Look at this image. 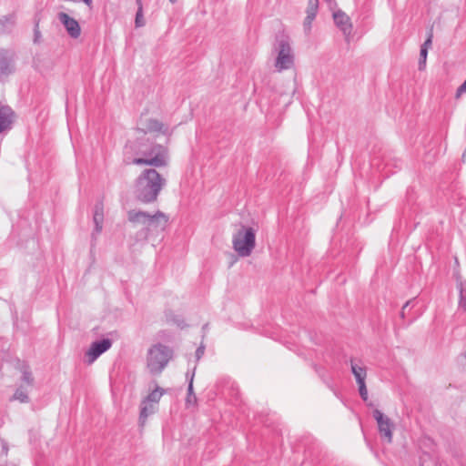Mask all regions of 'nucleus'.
Returning <instances> with one entry per match:
<instances>
[{"mask_svg":"<svg viewBox=\"0 0 466 466\" xmlns=\"http://www.w3.org/2000/svg\"><path fill=\"white\" fill-rule=\"evenodd\" d=\"M358 385H359L360 395L361 399L364 401H366L368 400V390H367L366 383L364 381V382L358 383Z\"/></svg>","mask_w":466,"mask_h":466,"instance_id":"29","label":"nucleus"},{"mask_svg":"<svg viewBox=\"0 0 466 466\" xmlns=\"http://www.w3.org/2000/svg\"><path fill=\"white\" fill-rule=\"evenodd\" d=\"M274 50L278 53L275 61L276 69L281 72L291 68L294 64V56L289 39L284 35L277 36Z\"/></svg>","mask_w":466,"mask_h":466,"instance_id":"6","label":"nucleus"},{"mask_svg":"<svg viewBox=\"0 0 466 466\" xmlns=\"http://www.w3.org/2000/svg\"><path fill=\"white\" fill-rule=\"evenodd\" d=\"M39 23H40V17L38 14H36L34 17V43L39 44L41 42L42 35L39 30Z\"/></svg>","mask_w":466,"mask_h":466,"instance_id":"23","label":"nucleus"},{"mask_svg":"<svg viewBox=\"0 0 466 466\" xmlns=\"http://www.w3.org/2000/svg\"><path fill=\"white\" fill-rule=\"evenodd\" d=\"M112 339L108 338H104L102 339L93 341L88 350L86 352V357L87 359L86 362L88 364H92L103 353L107 351L112 347Z\"/></svg>","mask_w":466,"mask_h":466,"instance_id":"7","label":"nucleus"},{"mask_svg":"<svg viewBox=\"0 0 466 466\" xmlns=\"http://www.w3.org/2000/svg\"><path fill=\"white\" fill-rule=\"evenodd\" d=\"M328 3H331L333 2L334 0H326Z\"/></svg>","mask_w":466,"mask_h":466,"instance_id":"39","label":"nucleus"},{"mask_svg":"<svg viewBox=\"0 0 466 466\" xmlns=\"http://www.w3.org/2000/svg\"><path fill=\"white\" fill-rule=\"evenodd\" d=\"M124 161L127 165L166 167L167 165V150L165 147L141 135L135 140L127 142Z\"/></svg>","mask_w":466,"mask_h":466,"instance_id":"1","label":"nucleus"},{"mask_svg":"<svg viewBox=\"0 0 466 466\" xmlns=\"http://www.w3.org/2000/svg\"><path fill=\"white\" fill-rule=\"evenodd\" d=\"M15 72L14 55L8 50H0V80Z\"/></svg>","mask_w":466,"mask_h":466,"instance_id":"9","label":"nucleus"},{"mask_svg":"<svg viewBox=\"0 0 466 466\" xmlns=\"http://www.w3.org/2000/svg\"><path fill=\"white\" fill-rule=\"evenodd\" d=\"M93 221L95 224V229L92 233V238L95 239L96 236L100 234L103 228L104 207L102 202H97L95 205Z\"/></svg>","mask_w":466,"mask_h":466,"instance_id":"13","label":"nucleus"},{"mask_svg":"<svg viewBox=\"0 0 466 466\" xmlns=\"http://www.w3.org/2000/svg\"><path fill=\"white\" fill-rule=\"evenodd\" d=\"M143 127L137 129L138 133L146 137L147 132H161L163 124L157 119L148 118L142 122Z\"/></svg>","mask_w":466,"mask_h":466,"instance_id":"14","label":"nucleus"},{"mask_svg":"<svg viewBox=\"0 0 466 466\" xmlns=\"http://www.w3.org/2000/svg\"><path fill=\"white\" fill-rule=\"evenodd\" d=\"M335 25L342 31L345 36H349L352 31V24L350 16L343 11L338 10L333 13Z\"/></svg>","mask_w":466,"mask_h":466,"instance_id":"11","label":"nucleus"},{"mask_svg":"<svg viewBox=\"0 0 466 466\" xmlns=\"http://www.w3.org/2000/svg\"><path fill=\"white\" fill-rule=\"evenodd\" d=\"M157 406L154 403H149L146 400H142L139 413V423L143 426L149 415L155 413Z\"/></svg>","mask_w":466,"mask_h":466,"instance_id":"15","label":"nucleus"},{"mask_svg":"<svg viewBox=\"0 0 466 466\" xmlns=\"http://www.w3.org/2000/svg\"><path fill=\"white\" fill-rule=\"evenodd\" d=\"M373 418L378 423L379 431L388 443L392 441L393 424L390 418L385 416L380 410H373Z\"/></svg>","mask_w":466,"mask_h":466,"instance_id":"8","label":"nucleus"},{"mask_svg":"<svg viewBox=\"0 0 466 466\" xmlns=\"http://www.w3.org/2000/svg\"><path fill=\"white\" fill-rule=\"evenodd\" d=\"M350 368L357 383L364 382L367 375L366 369L357 365L353 360L350 361Z\"/></svg>","mask_w":466,"mask_h":466,"instance_id":"18","label":"nucleus"},{"mask_svg":"<svg viewBox=\"0 0 466 466\" xmlns=\"http://www.w3.org/2000/svg\"><path fill=\"white\" fill-rule=\"evenodd\" d=\"M205 345L203 342L200 343V345L198 347V349L196 350V360L198 361L204 355L205 353Z\"/></svg>","mask_w":466,"mask_h":466,"instance_id":"31","label":"nucleus"},{"mask_svg":"<svg viewBox=\"0 0 466 466\" xmlns=\"http://www.w3.org/2000/svg\"><path fill=\"white\" fill-rule=\"evenodd\" d=\"M16 16L15 14L4 15L0 18V34L10 33L15 25Z\"/></svg>","mask_w":466,"mask_h":466,"instance_id":"16","label":"nucleus"},{"mask_svg":"<svg viewBox=\"0 0 466 466\" xmlns=\"http://www.w3.org/2000/svg\"><path fill=\"white\" fill-rule=\"evenodd\" d=\"M83 3H85L87 6L91 7L93 1L92 0H81Z\"/></svg>","mask_w":466,"mask_h":466,"instance_id":"34","label":"nucleus"},{"mask_svg":"<svg viewBox=\"0 0 466 466\" xmlns=\"http://www.w3.org/2000/svg\"><path fill=\"white\" fill-rule=\"evenodd\" d=\"M58 20L65 26L67 34L72 38L79 37L81 34V27L79 23L73 17L69 16L67 14L61 12L58 14Z\"/></svg>","mask_w":466,"mask_h":466,"instance_id":"10","label":"nucleus"},{"mask_svg":"<svg viewBox=\"0 0 466 466\" xmlns=\"http://www.w3.org/2000/svg\"><path fill=\"white\" fill-rule=\"evenodd\" d=\"M165 390L160 388V387H157L152 392H150L145 399L144 400L149 402V403H154L156 406L157 404L158 403L161 396L164 394Z\"/></svg>","mask_w":466,"mask_h":466,"instance_id":"19","label":"nucleus"},{"mask_svg":"<svg viewBox=\"0 0 466 466\" xmlns=\"http://www.w3.org/2000/svg\"><path fill=\"white\" fill-rule=\"evenodd\" d=\"M136 4L137 5V13H136V17H135V26L137 28H139V27H143L146 25V21L144 19V15H143V4H142V1L136 2Z\"/></svg>","mask_w":466,"mask_h":466,"instance_id":"20","label":"nucleus"},{"mask_svg":"<svg viewBox=\"0 0 466 466\" xmlns=\"http://www.w3.org/2000/svg\"><path fill=\"white\" fill-rule=\"evenodd\" d=\"M166 317L168 322H172L180 329H184L187 326L184 319L180 316L175 315L172 312L167 313Z\"/></svg>","mask_w":466,"mask_h":466,"instance_id":"21","label":"nucleus"},{"mask_svg":"<svg viewBox=\"0 0 466 466\" xmlns=\"http://www.w3.org/2000/svg\"><path fill=\"white\" fill-rule=\"evenodd\" d=\"M186 378H187V380L189 382V379L191 378V374L189 372H187Z\"/></svg>","mask_w":466,"mask_h":466,"instance_id":"36","label":"nucleus"},{"mask_svg":"<svg viewBox=\"0 0 466 466\" xmlns=\"http://www.w3.org/2000/svg\"><path fill=\"white\" fill-rule=\"evenodd\" d=\"M233 248L240 257H248L256 245L255 230L248 227L241 228L233 235Z\"/></svg>","mask_w":466,"mask_h":466,"instance_id":"5","label":"nucleus"},{"mask_svg":"<svg viewBox=\"0 0 466 466\" xmlns=\"http://www.w3.org/2000/svg\"><path fill=\"white\" fill-rule=\"evenodd\" d=\"M166 184L167 180L155 168H146L134 182V198L143 204L154 203Z\"/></svg>","mask_w":466,"mask_h":466,"instance_id":"2","label":"nucleus"},{"mask_svg":"<svg viewBox=\"0 0 466 466\" xmlns=\"http://www.w3.org/2000/svg\"><path fill=\"white\" fill-rule=\"evenodd\" d=\"M413 319H414V318H412L411 319H410L409 324H410V322H412V321H413Z\"/></svg>","mask_w":466,"mask_h":466,"instance_id":"40","label":"nucleus"},{"mask_svg":"<svg viewBox=\"0 0 466 466\" xmlns=\"http://www.w3.org/2000/svg\"><path fill=\"white\" fill-rule=\"evenodd\" d=\"M428 56V50L426 48H420V59H419V68L420 70L423 69L426 66V59Z\"/></svg>","mask_w":466,"mask_h":466,"instance_id":"28","label":"nucleus"},{"mask_svg":"<svg viewBox=\"0 0 466 466\" xmlns=\"http://www.w3.org/2000/svg\"><path fill=\"white\" fill-rule=\"evenodd\" d=\"M127 219L133 224L145 226L137 232V241L147 239L150 234L163 232L168 223V217L160 210L150 215L146 211L131 209L127 212Z\"/></svg>","mask_w":466,"mask_h":466,"instance_id":"3","label":"nucleus"},{"mask_svg":"<svg viewBox=\"0 0 466 466\" xmlns=\"http://www.w3.org/2000/svg\"><path fill=\"white\" fill-rule=\"evenodd\" d=\"M459 308L466 309V288H463L461 284L460 287Z\"/></svg>","mask_w":466,"mask_h":466,"instance_id":"26","label":"nucleus"},{"mask_svg":"<svg viewBox=\"0 0 466 466\" xmlns=\"http://www.w3.org/2000/svg\"><path fill=\"white\" fill-rule=\"evenodd\" d=\"M196 369L197 368L194 367L193 371L191 373V378L189 379V385L187 386V398H186L187 406L195 405L197 403V396L194 392V388H193V381H194Z\"/></svg>","mask_w":466,"mask_h":466,"instance_id":"17","label":"nucleus"},{"mask_svg":"<svg viewBox=\"0 0 466 466\" xmlns=\"http://www.w3.org/2000/svg\"><path fill=\"white\" fill-rule=\"evenodd\" d=\"M172 356V350L161 343L153 345L147 351V366L151 374H160Z\"/></svg>","mask_w":466,"mask_h":466,"instance_id":"4","label":"nucleus"},{"mask_svg":"<svg viewBox=\"0 0 466 466\" xmlns=\"http://www.w3.org/2000/svg\"><path fill=\"white\" fill-rule=\"evenodd\" d=\"M461 158H462V161H463V162H466V148H465V151H464V152H463V154H462Z\"/></svg>","mask_w":466,"mask_h":466,"instance_id":"35","label":"nucleus"},{"mask_svg":"<svg viewBox=\"0 0 466 466\" xmlns=\"http://www.w3.org/2000/svg\"><path fill=\"white\" fill-rule=\"evenodd\" d=\"M22 380L27 383L28 385H32L34 381V378L32 372L28 368H25L22 371Z\"/></svg>","mask_w":466,"mask_h":466,"instance_id":"27","label":"nucleus"},{"mask_svg":"<svg viewBox=\"0 0 466 466\" xmlns=\"http://www.w3.org/2000/svg\"><path fill=\"white\" fill-rule=\"evenodd\" d=\"M169 1H170V3L174 4V3H176L177 0H169Z\"/></svg>","mask_w":466,"mask_h":466,"instance_id":"38","label":"nucleus"},{"mask_svg":"<svg viewBox=\"0 0 466 466\" xmlns=\"http://www.w3.org/2000/svg\"><path fill=\"white\" fill-rule=\"evenodd\" d=\"M319 9V0H309L306 13L317 15Z\"/></svg>","mask_w":466,"mask_h":466,"instance_id":"24","label":"nucleus"},{"mask_svg":"<svg viewBox=\"0 0 466 466\" xmlns=\"http://www.w3.org/2000/svg\"><path fill=\"white\" fill-rule=\"evenodd\" d=\"M458 364L466 370V350L457 357Z\"/></svg>","mask_w":466,"mask_h":466,"instance_id":"30","label":"nucleus"},{"mask_svg":"<svg viewBox=\"0 0 466 466\" xmlns=\"http://www.w3.org/2000/svg\"><path fill=\"white\" fill-rule=\"evenodd\" d=\"M413 302V300H408L402 307L401 309V311H400V318L401 319H404L405 316H406V310L411 305V303Z\"/></svg>","mask_w":466,"mask_h":466,"instance_id":"32","label":"nucleus"},{"mask_svg":"<svg viewBox=\"0 0 466 466\" xmlns=\"http://www.w3.org/2000/svg\"><path fill=\"white\" fill-rule=\"evenodd\" d=\"M431 38H432V35L430 34L429 37L425 40V42L422 44L420 48H426L428 50L429 46H431V43H432Z\"/></svg>","mask_w":466,"mask_h":466,"instance_id":"33","label":"nucleus"},{"mask_svg":"<svg viewBox=\"0 0 466 466\" xmlns=\"http://www.w3.org/2000/svg\"><path fill=\"white\" fill-rule=\"evenodd\" d=\"M14 111L8 106H0V133L12 128Z\"/></svg>","mask_w":466,"mask_h":466,"instance_id":"12","label":"nucleus"},{"mask_svg":"<svg viewBox=\"0 0 466 466\" xmlns=\"http://www.w3.org/2000/svg\"><path fill=\"white\" fill-rule=\"evenodd\" d=\"M202 329L203 331L205 332L206 329H208V324H205L203 327H202Z\"/></svg>","mask_w":466,"mask_h":466,"instance_id":"37","label":"nucleus"},{"mask_svg":"<svg viewBox=\"0 0 466 466\" xmlns=\"http://www.w3.org/2000/svg\"><path fill=\"white\" fill-rule=\"evenodd\" d=\"M315 17H316L315 15L307 14L304 23H303L304 31L306 34H309L310 32L311 24H312L313 20L315 19Z\"/></svg>","mask_w":466,"mask_h":466,"instance_id":"25","label":"nucleus"},{"mask_svg":"<svg viewBox=\"0 0 466 466\" xmlns=\"http://www.w3.org/2000/svg\"><path fill=\"white\" fill-rule=\"evenodd\" d=\"M13 400H18L21 403H28L29 397L25 390L22 387L18 388L13 395Z\"/></svg>","mask_w":466,"mask_h":466,"instance_id":"22","label":"nucleus"}]
</instances>
